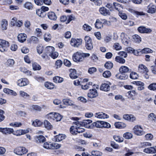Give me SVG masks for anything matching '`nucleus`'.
<instances>
[{
  "mask_svg": "<svg viewBox=\"0 0 156 156\" xmlns=\"http://www.w3.org/2000/svg\"><path fill=\"white\" fill-rule=\"evenodd\" d=\"M74 125L71 126L70 129V132L73 135H76L78 133H81L85 131V129L81 128L83 126L79 121H76L73 123Z\"/></svg>",
  "mask_w": 156,
  "mask_h": 156,
  "instance_id": "1",
  "label": "nucleus"
},
{
  "mask_svg": "<svg viewBox=\"0 0 156 156\" xmlns=\"http://www.w3.org/2000/svg\"><path fill=\"white\" fill-rule=\"evenodd\" d=\"M90 54L88 53H80L77 52L74 53L73 56V59L76 62H80L83 61L84 58L89 57Z\"/></svg>",
  "mask_w": 156,
  "mask_h": 156,
  "instance_id": "2",
  "label": "nucleus"
},
{
  "mask_svg": "<svg viewBox=\"0 0 156 156\" xmlns=\"http://www.w3.org/2000/svg\"><path fill=\"white\" fill-rule=\"evenodd\" d=\"M0 51L4 52L7 50V48L9 46V43L4 40L0 39Z\"/></svg>",
  "mask_w": 156,
  "mask_h": 156,
  "instance_id": "3",
  "label": "nucleus"
},
{
  "mask_svg": "<svg viewBox=\"0 0 156 156\" xmlns=\"http://www.w3.org/2000/svg\"><path fill=\"white\" fill-rule=\"evenodd\" d=\"M13 151L16 154L20 155L26 154L28 150L24 147H19L15 148Z\"/></svg>",
  "mask_w": 156,
  "mask_h": 156,
  "instance_id": "4",
  "label": "nucleus"
},
{
  "mask_svg": "<svg viewBox=\"0 0 156 156\" xmlns=\"http://www.w3.org/2000/svg\"><path fill=\"white\" fill-rule=\"evenodd\" d=\"M84 40L86 48L88 50H91L93 48L91 39L89 36H86L85 37Z\"/></svg>",
  "mask_w": 156,
  "mask_h": 156,
  "instance_id": "5",
  "label": "nucleus"
},
{
  "mask_svg": "<svg viewBox=\"0 0 156 156\" xmlns=\"http://www.w3.org/2000/svg\"><path fill=\"white\" fill-rule=\"evenodd\" d=\"M48 118H50L54 120H55L56 121H60L62 118V116L59 114L58 113H50L47 115Z\"/></svg>",
  "mask_w": 156,
  "mask_h": 156,
  "instance_id": "6",
  "label": "nucleus"
},
{
  "mask_svg": "<svg viewBox=\"0 0 156 156\" xmlns=\"http://www.w3.org/2000/svg\"><path fill=\"white\" fill-rule=\"evenodd\" d=\"M120 36L122 38V42L124 45L128 46L130 44V38L128 35L122 32Z\"/></svg>",
  "mask_w": 156,
  "mask_h": 156,
  "instance_id": "7",
  "label": "nucleus"
},
{
  "mask_svg": "<svg viewBox=\"0 0 156 156\" xmlns=\"http://www.w3.org/2000/svg\"><path fill=\"white\" fill-rule=\"evenodd\" d=\"M133 130L134 133L137 135L141 136L144 134L143 129L141 126L138 125L134 126Z\"/></svg>",
  "mask_w": 156,
  "mask_h": 156,
  "instance_id": "8",
  "label": "nucleus"
},
{
  "mask_svg": "<svg viewBox=\"0 0 156 156\" xmlns=\"http://www.w3.org/2000/svg\"><path fill=\"white\" fill-rule=\"evenodd\" d=\"M82 40L81 39L72 38L70 41L71 45L75 47H78L82 44Z\"/></svg>",
  "mask_w": 156,
  "mask_h": 156,
  "instance_id": "9",
  "label": "nucleus"
},
{
  "mask_svg": "<svg viewBox=\"0 0 156 156\" xmlns=\"http://www.w3.org/2000/svg\"><path fill=\"white\" fill-rule=\"evenodd\" d=\"M17 83L18 86L21 87L28 85L29 81L26 78H22L18 80Z\"/></svg>",
  "mask_w": 156,
  "mask_h": 156,
  "instance_id": "10",
  "label": "nucleus"
},
{
  "mask_svg": "<svg viewBox=\"0 0 156 156\" xmlns=\"http://www.w3.org/2000/svg\"><path fill=\"white\" fill-rule=\"evenodd\" d=\"M156 12V6L152 4H150L147 7V12L148 13L153 14Z\"/></svg>",
  "mask_w": 156,
  "mask_h": 156,
  "instance_id": "11",
  "label": "nucleus"
},
{
  "mask_svg": "<svg viewBox=\"0 0 156 156\" xmlns=\"http://www.w3.org/2000/svg\"><path fill=\"white\" fill-rule=\"evenodd\" d=\"M88 96L90 98H94L98 96L97 91L95 89H90L88 93Z\"/></svg>",
  "mask_w": 156,
  "mask_h": 156,
  "instance_id": "12",
  "label": "nucleus"
},
{
  "mask_svg": "<svg viewBox=\"0 0 156 156\" xmlns=\"http://www.w3.org/2000/svg\"><path fill=\"white\" fill-rule=\"evenodd\" d=\"M139 32L141 33H150L151 32L152 30L150 28H146L144 26H140L137 29Z\"/></svg>",
  "mask_w": 156,
  "mask_h": 156,
  "instance_id": "13",
  "label": "nucleus"
},
{
  "mask_svg": "<svg viewBox=\"0 0 156 156\" xmlns=\"http://www.w3.org/2000/svg\"><path fill=\"white\" fill-rule=\"evenodd\" d=\"M0 132L4 134H10L11 133H13L14 130L12 128L0 127Z\"/></svg>",
  "mask_w": 156,
  "mask_h": 156,
  "instance_id": "14",
  "label": "nucleus"
},
{
  "mask_svg": "<svg viewBox=\"0 0 156 156\" xmlns=\"http://www.w3.org/2000/svg\"><path fill=\"white\" fill-rule=\"evenodd\" d=\"M138 71L140 73H144L145 72L148 73V70L146 66L142 64H141L139 65L138 66Z\"/></svg>",
  "mask_w": 156,
  "mask_h": 156,
  "instance_id": "15",
  "label": "nucleus"
},
{
  "mask_svg": "<svg viewBox=\"0 0 156 156\" xmlns=\"http://www.w3.org/2000/svg\"><path fill=\"white\" fill-rule=\"evenodd\" d=\"M99 11L101 14L105 16L109 15L110 14L109 10L105 7H101L99 9Z\"/></svg>",
  "mask_w": 156,
  "mask_h": 156,
  "instance_id": "16",
  "label": "nucleus"
},
{
  "mask_svg": "<svg viewBox=\"0 0 156 156\" xmlns=\"http://www.w3.org/2000/svg\"><path fill=\"white\" fill-rule=\"evenodd\" d=\"M128 75L124 73H118L115 75V77L118 79L120 80H126L128 78Z\"/></svg>",
  "mask_w": 156,
  "mask_h": 156,
  "instance_id": "17",
  "label": "nucleus"
},
{
  "mask_svg": "<svg viewBox=\"0 0 156 156\" xmlns=\"http://www.w3.org/2000/svg\"><path fill=\"white\" fill-rule=\"evenodd\" d=\"M92 122V120L89 119L84 120L82 122H79L82 126H84L87 128H90V124Z\"/></svg>",
  "mask_w": 156,
  "mask_h": 156,
  "instance_id": "18",
  "label": "nucleus"
},
{
  "mask_svg": "<svg viewBox=\"0 0 156 156\" xmlns=\"http://www.w3.org/2000/svg\"><path fill=\"white\" fill-rule=\"evenodd\" d=\"M94 115L95 117L100 119L108 118L109 117L108 115L102 112L95 113Z\"/></svg>",
  "mask_w": 156,
  "mask_h": 156,
  "instance_id": "19",
  "label": "nucleus"
},
{
  "mask_svg": "<svg viewBox=\"0 0 156 156\" xmlns=\"http://www.w3.org/2000/svg\"><path fill=\"white\" fill-rule=\"evenodd\" d=\"M27 37V35L25 34H19L17 37L18 41L21 43H23L25 41Z\"/></svg>",
  "mask_w": 156,
  "mask_h": 156,
  "instance_id": "20",
  "label": "nucleus"
},
{
  "mask_svg": "<svg viewBox=\"0 0 156 156\" xmlns=\"http://www.w3.org/2000/svg\"><path fill=\"white\" fill-rule=\"evenodd\" d=\"M28 132L29 130L27 129H19L16 131L13 134L17 136H19L21 135L25 134L28 133Z\"/></svg>",
  "mask_w": 156,
  "mask_h": 156,
  "instance_id": "21",
  "label": "nucleus"
},
{
  "mask_svg": "<svg viewBox=\"0 0 156 156\" xmlns=\"http://www.w3.org/2000/svg\"><path fill=\"white\" fill-rule=\"evenodd\" d=\"M8 24V22L5 19H4L1 20V26L2 30H4L7 29Z\"/></svg>",
  "mask_w": 156,
  "mask_h": 156,
  "instance_id": "22",
  "label": "nucleus"
},
{
  "mask_svg": "<svg viewBox=\"0 0 156 156\" xmlns=\"http://www.w3.org/2000/svg\"><path fill=\"white\" fill-rule=\"evenodd\" d=\"M100 89L104 91H108L110 90V87L108 84L104 83L101 85L100 87Z\"/></svg>",
  "mask_w": 156,
  "mask_h": 156,
  "instance_id": "23",
  "label": "nucleus"
},
{
  "mask_svg": "<svg viewBox=\"0 0 156 156\" xmlns=\"http://www.w3.org/2000/svg\"><path fill=\"white\" fill-rule=\"evenodd\" d=\"M55 51V48L54 47L48 46L46 47L45 49V53L49 56L51 55V54Z\"/></svg>",
  "mask_w": 156,
  "mask_h": 156,
  "instance_id": "24",
  "label": "nucleus"
},
{
  "mask_svg": "<svg viewBox=\"0 0 156 156\" xmlns=\"http://www.w3.org/2000/svg\"><path fill=\"white\" fill-rule=\"evenodd\" d=\"M123 118L125 120L133 122L135 120L136 118L133 115H130L128 114H125L123 115Z\"/></svg>",
  "mask_w": 156,
  "mask_h": 156,
  "instance_id": "25",
  "label": "nucleus"
},
{
  "mask_svg": "<svg viewBox=\"0 0 156 156\" xmlns=\"http://www.w3.org/2000/svg\"><path fill=\"white\" fill-rule=\"evenodd\" d=\"M128 11L130 12L133 13L134 15L136 16L137 17H138L139 16L145 15V14L143 12L136 11L131 9H128Z\"/></svg>",
  "mask_w": 156,
  "mask_h": 156,
  "instance_id": "26",
  "label": "nucleus"
},
{
  "mask_svg": "<svg viewBox=\"0 0 156 156\" xmlns=\"http://www.w3.org/2000/svg\"><path fill=\"white\" fill-rule=\"evenodd\" d=\"M48 18L51 20H55L57 19V17L55 13L53 12H49L48 13Z\"/></svg>",
  "mask_w": 156,
  "mask_h": 156,
  "instance_id": "27",
  "label": "nucleus"
},
{
  "mask_svg": "<svg viewBox=\"0 0 156 156\" xmlns=\"http://www.w3.org/2000/svg\"><path fill=\"white\" fill-rule=\"evenodd\" d=\"M115 126L117 128H123L126 126V125L123 122H118L115 123Z\"/></svg>",
  "mask_w": 156,
  "mask_h": 156,
  "instance_id": "28",
  "label": "nucleus"
},
{
  "mask_svg": "<svg viewBox=\"0 0 156 156\" xmlns=\"http://www.w3.org/2000/svg\"><path fill=\"white\" fill-rule=\"evenodd\" d=\"M63 103L66 105H74V102L72 101L69 99H64L63 100Z\"/></svg>",
  "mask_w": 156,
  "mask_h": 156,
  "instance_id": "29",
  "label": "nucleus"
},
{
  "mask_svg": "<svg viewBox=\"0 0 156 156\" xmlns=\"http://www.w3.org/2000/svg\"><path fill=\"white\" fill-rule=\"evenodd\" d=\"M70 73L69 76L71 78L75 79L77 78V77L76 74V71L75 69H71L70 70Z\"/></svg>",
  "mask_w": 156,
  "mask_h": 156,
  "instance_id": "30",
  "label": "nucleus"
},
{
  "mask_svg": "<svg viewBox=\"0 0 156 156\" xmlns=\"http://www.w3.org/2000/svg\"><path fill=\"white\" fill-rule=\"evenodd\" d=\"M36 14L39 16L44 17L45 16L46 14L41 9H38L36 10Z\"/></svg>",
  "mask_w": 156,
  "mask_h": 156,
  "instance_id": "31",
  "label": "nucleus"
},
{
  "mask_svg": "<svg viewBox=\"0 0 156 156\" xmlns=\"http://www.w3.org/2000/svg\"><path fill=\"white\" fill-rule=\"evenodd\" d=\"M129 70V68L125 66H122L119 69V72L121 73H126Z\"/></svg>",
  "mask_w": 156,
  "mask_h": 156,
  "instance_id": "32",
  "label": "nucleus"
},
{
  "mask_svg": "<svg viewBox=\"0 0 156 156\" xmlns=\"http://www.w3.org/2000/svg\"><path fill=\"white\" fill-rule=\"evenodd\" d=\"M24 7L29 10H32L33 8V5L30 2H27L24 5Z\"/></svg>",
  "mask_w": 156,
  "mask_h": 156,
  "instance_id": "33",
  "label": "nucleus"
},
{
  "mask_svg": "<svg viewBox=\"0 0 156 156\" xmlns=\"http://www.w3.org/2000/svg\"><path fill=\"white\" fill-rule=\"evenodd\" d=\"M95 26L96 28L100 29L103 27V25L102 22H101L98 19L95 23Z\"/></svg>",
  "mask_w": 156,
  "mask_h": 156,
  "instance_id": "34",
  "label": "nucleus"
},
{
  "mask_svg": "<svg viewBox=\"0 0 156 156\" xmlns=\"http://www.w3.org/2000/svg\"><path fill=\"white\" fill-rule=\"evenodd\" d=\"M53 80L54 82L56 83H61L63 81V79L58 76L53 77Z\"/></svg>",
  "mask_w": 156,
  "mask_h": 156,
  "instance_id": "35",
  "label": "nucleus"
},
{
  "mask_svg": "<svg viewBox=\"0 0 156 156\" xmlns=\"http://www.w3.org/2000/svg\"><path fill=\"white\" fill-rule=\"evenodd\" d=\"M37 143H43L45 141V138L42 135H40L37 137Z\"/></svg>",
  "mask_w": 156,
  "mask_h": 156,
  "instance_id": "36",
  "label": "nucleus"
},
{
  "mask_svg": "<svg viewBox=\"0 0 156 156\" xmlns=\"http://www.w3.org/2000/svg\"><path fill=\"white\" fill-rule=\"evenodd\" d=\"M65 138V136L62 134H59L55 136L56 141L60 142Z\"/></svg>",
  "mask_w": 156,
  "mask_h": 156,
  "instance_id": "37",
  "label": "nucleus"
},
{
  "mask_svg": "<svg viewBox=\"0 0 156 156\" xmlns=\"http://www.w3.org/2000/svg\"><path fill=\"white\" fill-rule=\"evenodd\" d=\"M45 87L49 89H52L54 88V84L51 83L46 82L44 84Z\"/></svg>",
  "mask_w": 156,
  "mask_h": 156,
  "instance_id": "38",
  "label": "nucleus"
},
{
  "mask_svg": "<svg viewBox=\"0 0 156 156\" xmlns=\"http://www.w3.org/2000/svg\"><path fill=\"white\" fill-rule=\"evenodd\" d=\"M45 127L48 129H51L52 128V126L47 120H45L44 122Z\"/></svg>",
  "mask_w": 156,
  "mask_h": 156,
  "instance_id": "39",
  "label": "nucleus"
},
{
  "mask_svg": "<svg viewBox=\"0 0 156 156\" xmlns=\"http://www.w3.org/2000/svg\"><path fill=\"white\" fill-rule=\"evenodd\" d=\"M42 122L38 119H36L33 122L32 125L35 126H40L42 125Z\"/></svg>",
  "mask_w": 156,
  "mask_h": 156,
  "instance_id": "40",
  "label": "nucleus"
},
{
  "mask_svg": "<svg viewBox=\"0 0 156 156\" xmlns=\"http://www.w3.org/2000/svg\"><path fill=\"white\" fill-rule=\"evenodd\" d=\"M115 61L120 63H124L125 62V60L119 56H117L115 58Z\"/></svg>",
  "mask_w": 156,
  "mask_h": 156,
  "instance_id": "41",
  "label": "nucleus"
},
{
  "mask_svg": "<svg viewBox=\"0 0 156 156\" xmlns=\"http://www.w3.org/2000/svg\"><path fill=\"white\" fill-rule=\"evenodd\" d=\"M133 37L134 41L136 43H139L141 41L140 37L137 35H134Z\"/></svg>",
  "mask_w": 156,
  "mask_h": 156,
  "instance_id": "42",
  "label": "nucleus"
},
{
  "mask_svg": "<svg viewBox=\"0 0 156 156\" xmlns=\"http://www.w3.org/2000/svg\"><path fill=\"white\" fill-rule=\"evenodd\" d=\"M113 5L115 9L119 12L120 10L122 8L121 5L118 3L114 2L113 3Z\"/></svg>",
  "mask_w": 156,
  "mask_h": 156,
  "instance_id": "43",
  "label": "nucleus"
},
{
  "mask_svg": "<svg viewBox=\"0 0 156 156\" xmlns=\"http://www.w3.org/2000/svg\"><path fill=\"white\" fill-rule=\"evenodd\" d=\"M67 17V21L66 22V24L69 23L71 21L74 20L76 19L75 16L72 14L68 15Z\"/></svg>",
  "mask_w": 156,
  "mask_h": 156,
  "instance_id": "44",
  "label": "nucleus"
},
{
  "mask_svg": "<svg viewBox=\"0 0 156 156\" xmlns=\"http://www.w3.org/2000/svg\"><path fill=\"white\" fill-rule=\"evenodd\" d=\"M33 69L34 70H40L41 69V66L36 63H33L32 64Z\"/></svg>",
  "mask_w": 156,
  "mask_h": 156,
  "instance_id": "45",
  "label": "nucleus"
},
{
  "mask_svg": "<svg viewBox=\"0 0 156 156\" xmlns=\"http://www.w3.org/2000/svg\"><path fill=\"white\" fill-rule=\"evenodd\" d=\"M52 145L53 144L46 142L44 144L43 147L47 149H52Z\"/></svg>",
  "mask_w": 156,
  "mask_h": 156,
  "instance_id": "46",
  "label": "nucleus"
},
{
  "mask_svg": "<svg viewBox=\"0 0 156 156\" xmlns=\"http://www.w3.org/2000/svg\"><path fill=\"white\" fill-rule=\"evenodd\" d=\"M83 29L87 31H90L91 29V27L87 24H84L83 26Z\"/></svg>",
  "mask_w": 156,
  "mask_h": 156,
  "instance_id": "47",
  "label": "nucleus"
},
{
  "mask_svg": "<svg viewBox=\"0 0 156 156\" xmlns=\"http://www.w3.org/2000/svg\"><path fill=\"white\" fill-rule=\"evenodd\" d=\"M91 153L90 156H101L102 155V153L98 151H92Z\"/></svg>",
  "mask_w": 156,
  "mask_h": 156,
  "instance_id": "48",
  "label": "nucleus"
},
{
  "mask_svg": "<svg viewBox=\"0 0 156 156\" xmlns=\"http://www.w3.org/2000/svg\"><path fill=\"white\" fill-rule=\"evenodd\" d=\"M123 136L126 139H129L132 138L133 134L131 133L126 132L123 134Z\"/></svg>",
  "mask_w": 156,
  "mask_h": 156,
  "instance_id": "49",
  "label": "nucleus"
},
{
  "mask_svg": "<svg viewBox=\"0 0 156 156\" xmlns=\"http://www.w3.org/2000/svg\"><path fill=\"white\" fill-rule=\"evenodd\" d=\"M138 75L135 72H131L130 75V77L133 79H136L138 78Z\"/></svg>",
  "mask_w": 156,
  "mask_h": 156,
  "instance_id": "50",
  "label": "nucleus"
},
{
  "mask_svg": "<svg viewBox=\"0 0 156 156\" xmlns=\"http://www.w3.org/2000/svg\"><path fill=\"white\" fill-rule=\"evenodd\" d=\"M19 93L21 97L25 98H27L30 97L29 95L23 91H20Z\"/></svg>",
  "mask_w": 156,
  "mask_h": 156,
  "instance_id": "51",
  "label": "nucleus"
},
{
  "mask_svg": "<svg viewBox=\"0 0 156 156\" xmlns=\"http://www.w3.org/2000/svg\"><path fill=\"white\" fill-rule=\"evenodd\" d=\"M31 109L32 110L40 111L41 110V108L37 105H33L31 106Z\"/></svg>",
  "mask_w": 156,
  "mask_h": 156,
  "instance_id": "52",
  "label": "nucleus"
},
{
  "mask_svg": "<svg viewBox=\"0 0 156 156\" xmlns=\"http://www.w3.org/2000/svg\"><path fill=\"white\" fill-rule=\"evenodd\" d=\"M10 126L14 127H19L21 126L22 124L20 122H12L9 124Z\"/></svg>",
  "mask_w": 156,
  "mask_h": 156,
  "instance_id": "53",
  "label": "nucleus"
},
{
  "mask_svg": "<svg viewBox=\"0 0 156 156\" xmlns=\"http://www.w3.org/2000/svg\"><path fill=\"white\" fill-rule=\"evenodd\" d=\"M105 66L108 69H110L113 67V63L110 62H107L105 64Z\"/></svg>",
  "mask_w": 156,
  "mask_h": 156,
  "instance_id": "54",
  "label": "nucleus"
},
{
  "mask_svg": "<svg viewBox=\"0 0 156 156\" xmlns=\"http://www.w3.org/2000/svg\"><path fill=\"white\" fill-rule=\"evenodd\" d=\"M148 117L149 120L155 121L156 120V116L153 113H151L149 114Z\"/></svg>",
  "mask_w": 156,
  "mask_h": 156,
  "instance_id": "55",
  "label": "nucleus"
},
{
  "mask_svg": "<svg viewBox=\"0 0 156 156\" xmlns=\"http://www.w3.org/2000/svg\"><path fill=\"white\" fill-rule=\"evenodd\" d=\"M51 35L48 33L45 34L44 36V40L46 41H49L51 39Z\"/></svg>",
  "mask_w": 156,
  "mask_h": 156,
  "instance_id": "56",
  "label": "nucleus"
},
{
  "mask_svg": "<svg viewBox=\"0 0 156 156\" xmlns=\"http://www.w3.org/2000/svg\"><path fill=\"white\" fill-rule=\"evenodd\" d=\"M102 121H97L93 123V125L96 127L101 128Z\"/></svg>",
  "mask_w": 156,
  "mask_h": 156,
  "instance_id": "57",
  "label": "nucleus"
},
{
  "mask_svg": "<svg viewBox=\"0 0 156 156\" xmlns=\"http://www.w3.org/2000/svg\"><path fill=\"white\" fill-rule=\"evenodd\" d=\"M151 145V143L148 142H144L141 143V148H145L147 146H150Z\"/></svg>",
  "mask_w": 156,
  "mask_h": 156,
  "instance_id": "58",
  "label": "nucleus"
},
{
  "mask_svg": "<svg viewBox=\"0 0 156 156\" xmlns=\"http://www.w3.org/2000/svg\"><path fill=\"white\" fill-rule=\"evenodd\" d=\"M113 137L114 140L116 141L119 142H122L123 141V138L122 137H120L119 136H114Z\"/></svg>",
  "mask_w": 156,
  "mask_h": 156,
  "instance_id": "59",
  "label": "nucleus"
},
{
  "mask_svg": "<svg viewBox=\"0 0 156 156\" xmlns=\"http://www.w3.org/2000/svg\"><path fill=\"white\" fill-rule=\"evenodd\" d=\"M149 89L153 90H156V83L150 84L148 87Z\"/></svg>",
  "mask_w": 156,
  "mask_h": 156,
  "instance_id": "60",
  "label": "nucleus"
},
{
  "mask_svg": "<svg viewBox=\"0 0 156 156\" xmlns=\"http://www.w3.org/2000/svg\"><path fill=\"white\" fill-rule=\"evenodd\" d=\"M5 112L4 111L0 109V122L2 121L5 118V116L4 115Z\"/></svg>",
  "mask_w": 156,
  "mask_h": 156,
  "instance_id": "61",
  "label": "nucleus"
},
{
  "mask_svg": "<svg viewBox=\"0 0 156 156\" xmlns=\"http://www.w3.org/2000/svg\"><path fill=\"white\" fill-rule=\"evenodd\" d=\"M152 51L148 48H145L141 50V52L142 53H152Z\"/></svg>",
  "mask_w": 156,
  "mask_h": 156,
  "instance_id": "62",
  "label": "nucleus"
},
{
  "mask_svg": "<svg viewBox=\"0 0 156 156\" xmlns=\"http://www.w3.org/2000/svg\"><path fill=\"white\" fill-rule=\"evenodd\" d=\"M113 47L116 50H119L121 49L122 47L119 43H115L113 45Z\"/></svg>",
  "mask_w": 156,
  "mask_h": 156,
  "instance_id": "63",
  "label": "nucleus"
},
{
  "mask_svg": "<svg viewBox=\"0 0 156 156\" xmlns=\"http://www.w3.org/2000/svg\"><path fill=\"white\" fill-rule=\"evenodd\" d=\"M111 72L109 71H105L103 74V76L105 78H108L111 76Z\"/></svg>",
  "mask_w": 156,
  "mask_h": 156,
  "instance_id": "64",
  "label": "nucleus"
}]
</instances>
